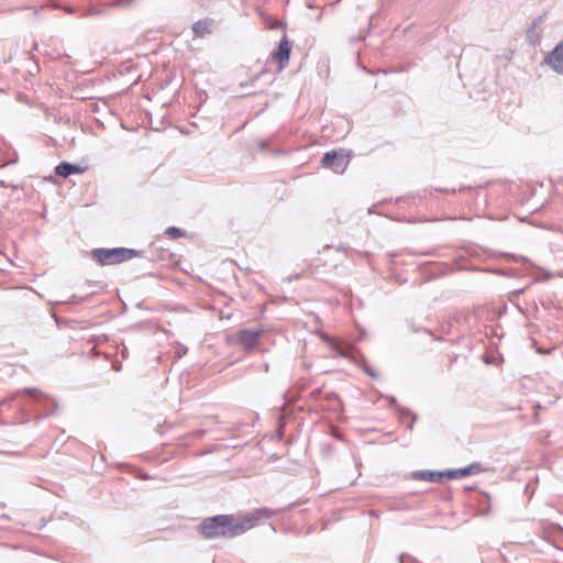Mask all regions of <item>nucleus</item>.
Wrapping results in <instances>:
<instances>
[{"label": "nucleus", "mask_w": 563, "mask_h": 563, "mask_svg": "<svg viewBox=\"0 0 563 563\" xmlns=\"http://www.w3.org/2000/svg\"><path fill=\"white\" fill-rule=\"evenodd\" d=\"M133 0H117V4L118 5H128L129 3H131Z\"/></svg>", "instance_id": "13"}, {"label": "nucleus", "mask_w": 563, "mask_h": 563, "mask_svg": "<svg viewBox=\"0 0 563 563\" xmlns=\"http://www.w3.org/2000/svg\"><path fill=\"white\" fill-rule=\"evenodd\" d=\"M320 20H321V14H319V15L317 16V21H320Z\"/></svg>", "instance_id": "14"}, {"label": "nucleus", "mask_w": 563, "mask_h": 563, "mask_svg": "<svg viewBox=\"0 0 563 563\" xmlns=\"http://www.w3.org/2000/svg\"><path fill=\"white\" fill-rule=\"evenodd\" d=\"M322 165L323 167L332 169L336 174H342L347 166V159L343 154L328 152L322 158Z\"/></svg>", "instance_id": "3"}, {"label": "nucleus", "mask_w": 563, "mask_h": 563, "mask_svg": "<svg viewBox=\"0 0 563 563\" xmlns=\"http://www.w3.org/2000/svg\"><path fill=\"white\" fill-rule=\"evenodd\" d=\"M196 35H203L210 32V23L208 21H198L192 27Z\"/></svg>", "instance_id": "10"}, {"label": "nucleus", "mask_w": 563, "mask_h": 563, "mask_svg": "<svg viewBox=\"0 0 563 563\" xmlns=\"http://www.w3.org/2000/svg\"><path fill=\"white\" fill-rule=\"evenodd\" d=\"M479 471L478 464H471L467 467H462L457 470H449L444 472V478L448 479H456V478H463L468 475H472L474 473H477Z\"/></svg>", "instance_id": "6"}, {"label": "nucleus", "mask_w": 563, "mask_h": 563, "mask_svg": "<svg viewBox=\"0 0 563 563\" xmlns=\"http://www.w3.org/2000/svg\"><path fill=\"white\" fill-rule=\"evenodd\" d=\"M415 478L430 483H439L444 478V472L418 471Z\"/></svg>", "instance_id": "9"}, {"label": "nucleus", "mask_w": 563, "mask_h": 563, "mask_svg": "<svg viewBox=\"0 0 563 563\" xmlns=\"http://www.w3.org/2000/svg\"><path fill=\"white\" fill-rule=\"evenodd\" d=\"M290 51H291V44L288 41L287 36L284 35V37L280 40L278 49L273 53V57L279 64V70H282L286 67V65L289 60Z\"/></svg>", "instance_id": "4"}, {"label": "nucleus", "mask_w": 563, "mask_h": 563, "mask_svg": "<svg viewBox=\"0 0 563 563\" xmlns=\"http://www.w3.org/2000/svg\"><path fill=\"white\" fill-rule=\"evenodd\" d=\"M273 514V510L260 508L241 517L219 515L206 519L199 526V530L206 538H233L252 529L258 520L269 518Z\"/></svg>", "instance_id": "1"}, {"label": "nucleus", "mask_w": 563, "mask_h": 563, "mask_svg": "<svg viewBox=\"0 0 563 563\" xmlns=\"http://www.w3.org/2000/svg\"><path fill=\"white\" fill-rule=\"evenodd\" d=\"M320 336H321L322 341L329 343L331 349L333 351H335L339 355L346 356V353L341 351L340 347L336 345V343L328 334L321 333Z\"/></svg>", "instance_id": "11"}, {"label": "nucleus", "mask_w": 563, "mask_h": 563, "mask_svg": "<svg viewBox=\"0 0 563 563\" xmlns=\"http://www.w3.org/2000/svg\"><path fill=\"white\" fill-rule=\"evenodd\" d=\"M55 172L58 176L68 177L71 174L84 173L85 168L80 167L79 165H73V164L63 162L56 166Z\"/></svg>", "instance_id": "8"}, {"label": "nucleus", "mask_w": 563, "mask_h": 563, "mask_svg": "<svg viewBox=\"0 0 563 563\" xmlns=\"http://www.w3.org/2000/svg\"><path fill=\"white\" fill-rule=\"evenodd\" d=\"M261 332L256 330H243L239 333V342L245 349H252L257 343Z\"/></svg>", "instance_id": "7"}, {"label": "nucleus", "mask_w": 563, "mask_h": 563, "mask_svg": "<svg viewBox=\"0 0 563 563\" xmlns=\"http://www.w3.org/2000/svg\"><path fill=\"white\" fill-rule=\"evenodd\" d=\"M166 234L172 236L173 239H177V238H180L183 236V232L180 229L176 228V227H170L166 230Z\"/></svg>", "instance_id": "12"}, {"label": "nucleus", "mask_w": 563, "mask_h": 563, "mask_svg": "<svg viewBox=\"0 0 563 563\" xmlns=\"http://www.w3.org/2000/svg\"><path fill=\"white\" fill-rule=\"evenodd\" d=\"M545 63L556 73L563 75V43H559L545 57Z\"/></svg>", "instance_id": "5"}, {"label": "nucleus", "mask_w": 563, "mask_h": 563, "mask_svg": "<svg viewBox=\"0 0 563 563\" xmlns=\"http://www.w3.org/2000/svg\"><path fill=\"white\" fill-rule=\"evenodd\" d=\"M91 255L101 265H115L134 257L136 251L125 247L95 249Z\"/></svg>", "instance_id": "2"}]
</instances>
